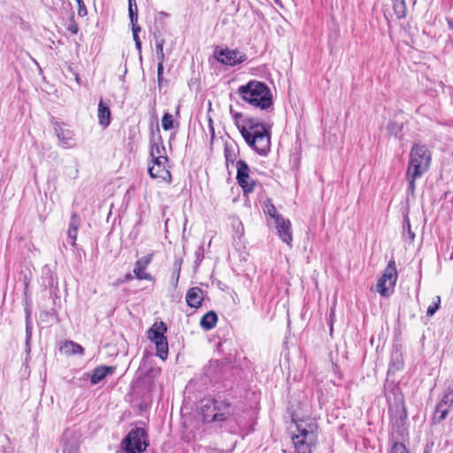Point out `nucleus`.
<instances>
[{
	"instance_id": "1",
	"label": "nucleus",
	"mask_w": 453,
	"mask_h": 453,
	"mask_svg": "<svg viewBox=\"0 0 453 453\" xmlns=\"http://www.w3.org/2000/svg\"><path fill=\"white\" fill-rule=\"evenodd\" d=\"M431 160V152L426 145L420 143L412 145L406 170L408 191L411 195H414L416 190V180L421 178L429 170Z\"/></svg>"
},
{
	"instance_id": "2",
	"label": "nucleus",
	"mask_w": 453,
	"mask_h": 453,
	"mask_svg": "<svg viewBox=\"0 0 453 453\" xmlns=\"http://www.w3.org/2000/svg\"><path fill=\"white\" fill-rule=\"evenodd\" d=\"M236 93L244 102L253 107L265 111L273 110V99L271 89L262 81H250L248 83L241 85Z\"/></svg>"
},
{
	"instance_id": "3",
	"label": "nucleus",
	"mask_w": 453,
	"mask_h": 453,
	"mask_svg": "<svg viewBox=\"0 0 453 453\" xmlns=\"http://www.w3.org/2000/svg\"><path fill=\"white\" fill-rule=\"evenodd\" d=\"M294 421L296 430L291 440L295 453H313L318 444V423L311 418Z\"/></svg>"
},
{
	"instance_id": "4",
	"label": "nucleus",
	"mask_w": 453,
	"mask_h": 453,
	"mask_svg": "<svg viewBox=\"0 0 453 453\" xmlns=\"http://www.w3.org/2000/svg\"><path fill=\"white\" fill-rule=\"evenodd\" d=\"M241 134L245 142L259 155H266L270 150L271 134L269 127L254 118L244 119Z\"/></svg>"
},
{
	"instance_id": "5",
	"label": "nucleus",
	"mask_w": 453,
	"mask_h": 453,
	"mask_svg": "<svg viewBox=\"0 0 453 453\" xmlns=\"http://www.w3.org/2000/svg\"><path fill=\"white\" fill-rule=\"evenodd\" d=\"M202 412L207 422L225 421L234 414V408L226 400L212 399L203 404Z\"/></svg>"
},
{
	"instance_id": "6",
	"label": "nucleus",
	"mask_w": 453,
	"mask_h": 453,
	"mask_svg": "<svg viewBox=\"0 0 453 453\" xmlns=\"http://www.w3.org/2000/svg\"><path fill=\"white\" fill-rule=\"evenodd\" d=\"M126 453H143L147 447V433L143 428L131 429L122 441Z\"/></svg>"
},
{
	"instance_id": "7",
	"label": "nucleus",
	"mask_w": 453,
	"mask_h": 453,
	"mask_svg": "<svg viewBox=\"0 0 453 453\" xmlns=\"http://www.w3.org/2000/svg\"><path fill=\"white\" fill-rule=\"evenodd\" d=\"M397 277L398 274L395 262L394 260H390L376 285V289L380 296L388 297L394 293Z\"/></svg>"
},
{
	"instance_id": "8",
	"label": "nucleus",
	"mask_w": 453,
	"mask_h": 453,
	"mask_svg": "<svg viewBox=\"0 0 453 453\" xmlns=\"http://www.w3.org/2000/svg\"><path fill=\"white\" fill-rule=\"evenodd\" d=\"M236 180L243 193L248 195L255 190L257 181L251 178L250 170L248 164L244 160L236 162Z\"/></svg>"
},
{
	"instance_id": "9",
	"label": "nucleus",
	"mask_w": 453,
	"mask_h": 453,
	"mask_svg": "<svg viewBox=\"0 0 453 453\" xmlns=\"http://www.w3.org/2000/svg\"><path fill=\"white\" fill-rule=\"evenodd\" d=\"M152 165L149 166L148 173L153 179H162L166 181H171L172 176L169 171V159L168 157L152 158Z\"/></svg>"
},
{
	"instance_id": "10",
	"label": "nucleus",
	"mask_w": 453,
	"mask_h": 453,
	"mask_svg": "<svg viewBox=\"0 0 453 453\" xmlns=\"http://www.w3.org/2000/svg\"><path fill=\"white\" fill-rule=\"evenodd\" d=\"M216 59L223 65L234 66L247 60L245 53L237 50H220L215 51Z\"/></svg>"
},
{
	"instance_id": "11",
	"label": "nucleus",
	"mask_w": 453,
	"mask_h": 453,
	"mask_svg": "<svg viewBox=\"0 0 453 453\" xmlns=\"http://www.w3.org/2000/svg\"><path fill=\"white\" fill-rule=\"evenodd\" d=\"M274 223L280 239L288 246H291L293 236L290 221L283 217H278L277 221H274Z\"/></svg>"
},
{
	"instance_id": "12",
	"label": "nucleus",
	"mask_w": 453,
	"mask_h": 453,
	"mask_svg": "<svg viewBox=\"0 0 453 453\" xmlns=\"http://www.w3.org/2000/svg\"><path fill=\"white\" fill-rule=\"evenodd\" d=\"M54 130L61 147L64 149H70L75 145L73 133L71 130L65 128L63 124L57 123L54 127Z\"/></svg>"
},
{
	"instance_id": "13",
	"label": "nucleus",
	"mask_w": 453,
	"mask_h": 453,
	"mask_svg": "<svg viewBox=\"0 0 453 453\" xmlns=\"http://www.w3.org/2000/svg\"><path fill=\"white\" fill-rule=\"evenodd\" d=\"M453 404V390L446 393L435 409V418L438 421L443 420L450 411Z\"/></svg>"
},
{
	"instance_id": "14",
	"label": "nucleus",
	"mask_w": 453,
	"mask_h": 453,
	"mask_svg": "<svg viewBox=\"0 0 453 453\" xmlns=\"http://www.w3.org/2000/svg\"><path fill=\"white\" fill-rule=\"evenodd\" d=\"M153 257V254H148L141 258H139L134 268V273L136 279L138 280H150L152 278L150 273H146V267L150 265Z\"/></svg>"
},
{
	"instance_id": "15",
	"label": "nucleus",
	"mask_w": 453,
	"mask_h": 453,
	"mask_svg": "<svg viewBox=\"0 0 453 453\" xmlns=\"http://www.w3.org/2000/svg\"><path fill=\"white\" fill-rule=\"evenodd\" d=\"M203 297V291L198 287H193L186 294V302L189 307L197 309L202 306Z\"/></svg>"
},
{
	"instance_id": "16",
	"label": "nucleus",
	"mask_w": 453,
	"mask_h": 453,
	"mask_svg": "<svg viewBox=\"0 0 453 453\" xmlns=\"http://www.w3.org/2000/svg\"><path fill=\"white\" fill-rule=\"evenodd\" d=\"M116 368L114 366L100 365L96 367L90 375V383L96 385L105 379L108 375L114 373Z\"/></svg>"
},
{
	"instance_id": "17",
	"label": "nucleus",
	"mask_w": 453,
	"mask_h": 453,
	"mask_svg": "<svg viewBox=\"0 0 453 453\" xmlns=\"http://www.w3.org/2000/svg\"><path fill=\"white\" fill-rule=\"evenodd\" d=\"M150 155L151 159L167 157L166 150L163 143L161 135H158L157 138L153 137L150 140Z\"/></svg>"
},
{
	"instance_id": "18",
	"label": "nucleus",
	"mask_w": 453,
	"mask_h": 453,
	"mask_svg": "<svg viewBox=\"0 0 453 453\" xmlns=\"http://www.w3.org/2000/svg\"><path fill=\"white\" fill-rule=\"evenodd\" d=\"M98 122L103 127H107L111 123V111L108 105H106L101 99L98 104L97 111Z\"/></svg>"
},
{
	"instance_id": "19",
	"label": "nucleus",
	"mask_w": 453,
	"mask_h": 453,
	"mask_svg": "<svg viewBox=\"0 0 453 453\" xmlns=\"http://www.w3.org/2000/svg\"><path fill=\"white\" fill-rule=\"evenodd\" d=\"M79 216L76 212H73L71 217V222L67 231V237L70 240L71 245L74 246L77 239V233L79 228Z\"/></svg>"
},
{
	"instance_id": "20",
	"label": "nucleus",
	"mask_w": 453,
	"mask_h": 453,
	"mask_svg": "<svg viewBox=\"0 0 453 453\" xmlns=\"http://www.w3.org/2000/svg\"><path fill=\"white\" fill-rule=\"evenodd\" d=\"M55 283L54 273L50 268L49 265H44L42 268V276H41V286L47 289L53 288Z\"/></svg>"
},
{
	"instance_id": "21",
	"label": "nucleus",
	"mask_w": 453,
	"mask_h": 453,
	"mask_svg": "<svg viewBox=\"0 0 453 453\" xmlns=\"http://www.w3.org/2000/svg\"><path fill=\"white\" fill-rule=\"evenodd\" d=\"M166 332V326L164 322H161L158 326L154 325L148 332L149 338L155 343L157 342L166 339L164 334Z\"/></svg>"
},
{
	"instance_id": "22",
	"label": "nucleus",
	"mask_w": 453,
	"mask_h": 453,
	"mask_svg": "<svg viewBox=\"0 0 453 453\" xmlns=\"http://www.w3.org/2000/svg\"><path fill=\"white\" fill-rule=\"evenodd\" d=\"M218 321V315L215 311L206 312L200 319V326L205 330H211L215 327Z\"/></svg>"
},
{
	"instance_id": "23",
	"label": "nucleus",
	"mask_w": 453,
	"mask_h": 453,
	"mask_svg": "<svg viewBox=\"0 0 453 453\" xmlns=\"http://www.w3.org/2000/svg\"><path fill=\"white\" fill-rule=\"evenodd\" d=\"M62 349L65 350V353L70 355H83L84 353V349L82 348V346L72 341L65 342Z\"/></svg>"
},
{
	"instance_id": "24",
	"label": "nucleus",
	"mask_w": 453,
	"mask_h": 453,
	"mask_svg": "<svg viewBox=\"0 0 453 453\" xmlns=\"http://www.w3.org/2000/svg\"><path fill=\"white\" fill-rule=\"evenodd\" d=\"M404 363L402 354L395 351L391 356L389 371H400L403 368Z\"/></svg>"
},
{
	"instance_id": "25",
	"label": "nucleus",
	"mask_w": 453,
	"mask_h": 453,
	"mask_svg": "<svg viewBox=\"0 0 453 453\" xmlns=\"http://www.w3.org/2000/svg\"><path fill=\"white\" fill-rule=\"evenodd\" d=\"M393 9L398 19H403L406 16V5L404 0H392Z\"/></svg>"
},
{
	"instance_id": "26",
	"label": "nucleus",
	"mask_w": 453,
	"mask_h": 453,
	"mask_svg": "<svg viewBox=\"0 0 453 453\" xmlns=\"http://www.w3.org/2000/svg\"><path fill=\"white\" fill-rule=\"evenodd\" d=\"M157 348V356L160 357L162 360H165L168 356V342L167 340L165 339L160 342H155Z\"/></svg>"
},
{
	"instance_id": "27",
	"label": "nucleus",
	"mask_w": 453,
	"mask_h": 453,
	"mask_svg": "<svg viewBox=\"0 0 453 453\" xmlns=\"http://www.w3.org/2000/svg\"><path fill=\"white\" fill-rule=\"evenodd\" d=\"M128 16L131 25L138 23V8L135 0H128Z\"/></svg>"
},
{
	"instance_id": "28",
	"label": "nucleus",
	"mask_w": 453,
	"mask_h": 453,
	"mask_svg": "<svg viewBox=\"0 0 453 453\" xmlns=\"http://www.w3.org/2000/svg\"><path fill=\"white\" fill-rule=\"evenodd\" d=\"M403 125L402 122L391 120L388 124V132L395 137H400Z\"/></svg>"
},
{
	"instance_id": "29",
	"label": "nucleus",
	"mask_w": 453,
	"mask_h": 453,
	"mask_svg": "<svg viewBox=\"0 0 453 453\" xmlns=\"http://www.w3.org/2000/svg\"><path fill=\"white\" fill-rule=\"evenodd\" d=\"M224 155L226 161V165L229 163L234 164L236 159L235 150L233 146L226 144L224 148Z\"/></svg>"
},
{
	"instance_id": "30",
	"label": "nucleus",
	"mask_w": 453,
	"mask_h": 453,
	"mask_svg": "<svg viewBox=\"0 0 453 453\" xmlns=\"http://www.w3.org/2000/svg\"><path fill=\"white\" fill-rule=\"evenodd\" d=\"M264 211L270 218L273 219L274 221H277L278 217H282V215L278 213L275 206L271 203H266L265 204Z\"/></svg>"
},
{
	"instance_id": "31",
	"label": "nucleus",
	"mask_w": 453,
	"mask_h": 453,
	"mask_svg": "<svg viewBox=\"0 0 453 453\" xmlns=\"http://www.w3.org/2000/svg\"><path fill=\"white\" fill-rule=\"evenodd\" d=\"M173 117L172 114L166 112L162 118V127L164 130L168 131L173 128Z\"/></svg>"
},
{
	"instance_id": "32",
	"label": "nucleus",
	"mask_w": 453,
	"mask_h": 453,
	"mask_svg": "<svg viewBox=\"0 0 453 453\" xmlns=\"http://www.w3.org/2000/svg\"><path fill=\"white\" fill-rule=\"evenodd\" d=\"M389 453H410L406 446L403 442L391 440V449Z\"/></svg>"
},
{
	"instance_id": "33",
	"label": "nucleus",
	"mask_w": 453,
	"mask_h": 453,
	"mask_svg": "<svg viewBox=\"0 0 453 453\" xmlns=\"http://www.w3.org/2000/svg\"><path fill=\"white\" fill-rule=\"evenodd\" d=\"M164 39L156 38V52L157 60L160 62L165 61V54H164Z\"/></svg>"
},
{
	"instance_id": "34",
	"label": "nucleus",
	"mask_w": 453,
	"mask_h": 453,
	"mask_svg": "<svg viewBox=\"0 0 453 453\" xmlns=\"http://www.w3.org/2000/svg\"><path fill=\"white\" fill-rule=\"evenodd\" d=\"M230 114L234 121V124L241 132L242 126H244L243 115L241 112L235 111L232 107H230Z\"/></svg>"
},
{
	"instance_id": "35",
	"label": "nucleus",
	"mask_w": 453,
	"mask_h": 453,
	"mask_svg": "<svg viewBox=\"0 0 453 453\" xmlns=\"http://www.w3.org/2000/svg\"><path fill=\"white\" fill-rule=\"evenodd\" d=\"M440 305H441V297L439 296H436L434 298L433 303L428 306L427 311H426V315L428 317H432L433 315H434L435 312L439 310Z\"/></svg>"
},
{
	"instance_id": "36",
	"label": "nucleus",
	"mask_w": 453,
	"mask_h": 453,
	"mask_svg": "<svg viewBox=\"0 0 453 453\" xmlns=\"http://www.w3.org/2000/svg\"><path fill=\"white\" fill-rule=\"evenodd\" d=\"M403 231L407 232L409 241H410V242H412L415 239V233L411 230V226L409 219H405V222L403 225Z\"/></svg>"
},
{
	"instance_id": "37",
	"label": "nucleus",
	"mask_w": 453,
	"mask_h": 453,
	"mask_svg": "<svg viewBox=\"0 0 453 453\" xmlns=\"http://www.w3.org/2000/svg\"><path fill=\"white\" fill-rule=\"evenodd\" d=\"M32 337V325L31 321L29 320V316H27L26 319V343L28 346L29 342Z\"/></svg>"
},
{
	"instance_id": "38",
	"label": "nucleus",
	"mask_w": 453,
	"mask_h": 453,
	"mask_svg": "<svg viewBox=\"0 0 453 453\" xmlns=\"http://www.w3.org/2000/svg\"><path fill=\"white\" fill-rule=\"evenodd\" d=\"M63 453H79V447L76 444H65Z\"/></svg>"
},
{
	"instance_id": "39",
	"label": "nucleus",
	"mask_w": 453,
	"mask_h": 453,
	"mask_svg": "<svg viewBox=\"0 0 453 453\" xmlns=\"http://www.w3.org/2000/svg\"><path fill=\"white\" fill-rule=\"evenodd\" d=\"M141 31V27L138 24L132 25V32L134 42H141L139 38V32Z\"/></svg>"
},
{
	"instance_id": "40",
	"label": "nucleus",
	"mask_w": 453,
	"mask_h": 453,
	"mask_svg": "<svg viewBox=\"0 0 453 453\" xmlns=\"http://www.w3.org/2000/svg\"><path fill=\"white\" fill-rule=\"evenodd\" d=\"M163 64H164V62H160V61H158V64H157V82H158L159 86L161 85V83L163 81V72H164Z\"/></svg>"
},
{
	"instance_id": "41",
	"label": "nucleus",
	"mask_w": 453,
	"mask_h": 453,
	"mask_svg": "<svg viewBox=\"0 0 453 453\" xmlns=\"http://www.w3.org/2000/svg\"><path fill=\"white\" fill-rule=\"evenodd\" d=\"M181 259L179 258V259H176L175 262H174V270H175V273H176V279H175V281L176 283L178 282L179 280V277H180V268H181Z\"/></svg>"
},
{
	"instance_id": "42",
	"label": "nucleus",
	"mask_w": 453,
	"mask_h": 453,
	"mask_svg": "<svg viewBox=\"0 0 453 453\" xmlns=\"http://www.w3.org/2000/svg\"><path fill=\"white\" fill-rule=\"evenodd\" d=\"M334 316H335V308L331 307L330 315H329V326H330L331 333L333 331V322H334Z\"/></svg>"
},
{
	"instance_id": "43",
	"label": "nucleus",
	"mask_w": 453,
	"mask_h": 453,
	"mask_svg": "<svg viewBox=\"0 0 453 453\" xmlns=\"http://www.w3.org/2000/svg\"><path fill=\"white\" fill-rule=\"evenodd\" d=\"M79 4V11H78V14L80 16H84L87 14V10H86V7L84 5V3L83 1L81 0V4Z\"/></svg>"
},
{
	"instance_id": "44",
	"label": "nucleus",
	"mask_w": 453,
	"mask_h": 453,
	"mask_svg": "<svg viewBox=\"0 0 453 453\" xmlns=\"http://www.w3.org/2000/svg\"><path fill=\"white\" fill-rule=\"evenodd\" d=\"M196 259L198 261H202L203 258V247H199V249L196 251Z\"/></svg>"
},
{
	"instance_id": "45",
	"label": "nucleus",
	"mask_w": 453,
	"mask_h": 453,
	"mask_svg": "<svg viewBox=\"0 0 453 453\" xmlns=\"http://www.w3.org/2000/svg\"><path fill=\"white\" fill-rule=\"evenodd\" d=\"M30 280L25 276L24 278V295L27 296Z\"/></svg>"
},
{
	"instance_id": "46",
	"label": "nucleus",
	"mask_w": 453,
	"mask_h": 453,
	"mask_svg": "<svg viewBox=\"0 0 453 453\" xmlns=\"http://www.w3.org/2000/svg\"><path fill=\"white\" fill-rule=\"evenodd\" d=\"M69 31L72 33V34H77L78 33V26L77 24L73 23L72 25L69 26L68 27Z\"/></svg>"
},
{
	"instance_id": "47",
	"label": "nucleus",
	"mask_w": 453,
	"mask_h": 453,
	"mask_svg": "<svg viewBox=\"0 0 453 453\" xmlns=\"http://www.w3.org/2000/svg\"><path fill=\"white\" fill-rule=\"evenodd\" d=\"M209 127H210L211 132V139H213L214 136H215V134H214V128H213V126H212V120L211 119H209Z\"/></svg>"
},
{
	"instance_id": "48",
	"label": "nucleus",
	"mask_w": 453,
	"mask_h": 453,
	"mask_svg": "<svg viewBox=\"0 0 453 453\" xmlns=\"http://www.w3.org/2000/svg\"><path fill=\"white\" fill-rule=\"evenodd\" d=\"M135 48L141 51L142 50V42H135Z\"/></svg>"
},
{
	"instance_id": "49",
	"label": "nucleus",
	"mask_w": 453,
	"mask_h": 453,
	"mask_svg": "<svg viewBox=\"0 0 453 453\" xmlns=\"http://www.w3.org/2000/svg\"><path fill=\"white\" fill-rule=\"evenodd\" d=\"M448 25L449 28L453 29V19H448Z\"/></svg>"
},
{
	"instance_id": "50",
	"label": "nucleus",
	"mask_w": 453,
	"mask_h": 453,
	"mask_svg": "<svg viewBox=\"0 0 453 453\" xmlns=\"http://www.w3.org/2000/svg\"><path fill=\"white\" fill-rule=\"evenodd\" d=\"M132 278H133V277H132V275H131L130 273H127V274L125 275V280H132Z\"/></svg>"
},
{
	"instance_id": "51",
	"label": "nucleus",
	"mask_w": 453,
	"mask_h": 453,
	"mask_svg": "<svg viewBox=\"0 0 453 453\" xmlns=\"http://www.w3.org/2000/svg\"><path fill=\"white\" fill-rule=\"evenodd\" d=\"M78 4H81V0H76Z\"/></svg>"
},
{
	"instance_id": "52",
	"label": "nucleus",
	"mask_w": 453,
	"mask_h": 453,
	"mask_svg": "<svg viewBox=\"0 0 453 453\" xmlns=\"http://www.w3.org/2000/svg\"><path fill=\"white\" fill-rule=\"evenodd\" d=\"M173 137H174V134H172V135L170 136V139L172 140V139H173Z\"/></svg>"
}]
</instances>
